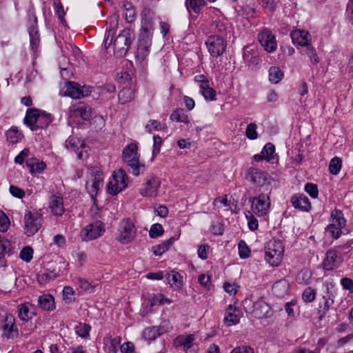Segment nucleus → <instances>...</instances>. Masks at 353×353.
Returning a JSON list of instances; mask_svg holds the SVG:
<instances>
[{"label": "nucleus", "mask_w": 353, "mask_h": 353, "mask_svg": "<svg viewBox=\"0 0 353 353\" xmlns=\"http://www.w3.org/2000/svg\"><path fill=\"white\" fill-rule=\"evenodd\" d=\"M137 150V144L131 143L124 148L122 154L123 162L132 169L134 176H139L145 169V165L139 162Z\"/></svg>", "instance_id": "f257e3e1"}, {"label": "nucleus", "mask_w": 353, "mask_h": 353, "mask_svg": "<svg viewBox=\"0 0 353 353\" xmlns=\"http://www.w3.org/2000/svg\"><path fill=\"white\" fill-rule=\"evenodd\" d=\"M134 39L135 34L132 30L129 28L123 30L114 40L113 48L114 54L117 57L125 56Z\"/></svg>", "instance_id": "f03ea898"}, {"label": "nucleus", "mask_w": 353, "mask_h": 353, "mask_svg": "<svg viewBox=\"0 0 353 353\" xmlns=\"http://www.w3.org/2000/svg\"><path fill=\"white\" fill-rule=\"evenodd\" d=\"M284 247L280 240H270L265 249V259L272 266H278L281 261Z\"/></svg>", "instance_id": "7ed1b4c3"}, {"label": "nucleus", "mask_w": 353, "mask_h": 353, "mask_svg": "<svg viewBox=\"0 0 353 353\" xmlns=\"http://www.w3.org/2000/svg\"><path fill=\"white\" fill-rule=\"evenodd\" d=\"M152 35L150 32L148 28L142 27L137 41L136 52V59L137 61L142 62L148 56L152 45Z\"/></svg>", "instance_id": "20e7f679"}, {"label": "nucleus", "mask_w": 353, "mask_h": 353, "mask_svg": "<svg viewBox=\"0 0 353 353\" xmlns=\"http://www.w3.org/2000/svg\"><path fill=\"white\" fill-rule=\"evenodd\" d=\"M42 216L37 211L27 210L24 214V233L28 236L35 234L42 225Z\"/></svg>", "instance_id": "39448f33"}, {"label": "nucleus", "mask_w": 353, "mask_h": 353, "mask_svg": "<svg viewBox=\"0 0 353 353\" xmlns=\"http://www.w3.org/2000/svg\"><path fill=\"white\" fill-rule=\"evenodd\" d=\"M330 223L327 226L326 230L334 239H338L342 233V228L345 226L346 220L341 210L334 209L330 214Z\"/></svg>", "instance_id": "423d86ee"}, {"label": "nucleus", "mask_w": 353, "mask_h": 353, "mask_svg": "<svg viewBox=\"0 0 353 353\" xmlns=\"http://www.w3.org/2000/svg\"><path fill=\"white\" fill-rule=\"evenodd\" d=\"M91 179L86 183V189L90 194L92 199L95 200L99 190L103 186V172L97 167H92L89 170Z\"/></svg>", "instance_id": "0eeeda50"}, {"label": "nucleus", "mask_w": 353, "mask_h": 353, "mask_svg": "<svg viewBox=\"0 0 353 353\" xmlns=\"http://www.w3.org/2000/svg\"><path fill=\"white\" fill-rule=\"evenodd\" d=\"M117 240L123 244L131 242L136 236V228L130 219H123L119 223Z\"/></svg>", "instance_id": "6e6552de"}, {"label": "nucleus", "mask_w": 353, "mask_h": 353, "mask_svg": "<svg viewBox=\"0 0 353 353\" xmlns=\"http://www.w3.org/2000/svg\"><path fill=\"white\" fill-rule=\"evenodd\" d=\"M243 59L249 70H256L260 68L261 59L254 45H247L243 48Z\"/></svg>", "instance_id": "1a4fd4ad"}, {"label": "nucleus", "mask_w": 353, "mask_h": 353, "mask_svg": "<svg viewBox=\"0 0 353 353\" xmlns=\"http://www.w3.org/2000/svg\"><path fill=\"white\" fill-rule=\"evenodd\" d=\"M128 186V176L125 171L119 169L112 175V179L110 181L108 185V192L112 195H116Z\"/></svg>", "instance_id": "9d476101"}, {"label": "nucleus", "mask_w": 353, "mask_h": 353, "mask_svg": "<svg viewBox=\"0 0 353 353\" xmlns=\"http://www.w3.org/2000/svg\"><path fill=\"white\" fill-rule=\"evenodd\" d=\"M335 295L336 292L334 285L332 283L326 284L325 291L323 295V301L319 303L318 312L319 314V320H322L325 316L326 313L328 312L330 307L333 305Z\"/></svg>", "instance_id": "9b49d317"}, {"label": "nucleus", "mask_w": 353, "mask_h": 353, "mask_svg": "<svg viewBox=\"0 0 353 353\" xmlns=\"http://www.w3.org/2000/svg\"><path fill=\"white\" fill-rule=\"evenodd\" d=\"M104 232V224L100 221H97L83 228L80 236L83 241H89L99 238Z\"/></svg>", "instance_id": "f8f14e48"}, {"label": "nucleus", "mask_w": 353, "mask_h": 353, "mask_svg": "<svg viewBox=\"0 0 353 353\" xmlns=\"http://www.w3.org/2000/svg\"><path fill=\"white\" fill-rule=\"evenodd\" d=\"M252 210L258 216H263L268 214L270 206L269 196L261 194L258 196L250 197Z\"/></svg>", "instance_id": "ddd939ff"}, {"label": "nucleus", "mask_w": 353, "mask_h": 353, "mask_svg": "<svg viewBox=\"0 0 353 353\" xmlns=\"http://www.w3.org/2000/svg\"><path fill=\"white\" fill-rule=\"evenodd\" d=\"M245 179L259 187L270 184L271 180V177L266 172L256 168H250L247 170Z\"/></svg>", "instance_id": "4468645a"}, {"label": "nucleus", "mask_w": 353, "mask_h": 353, "mask_svg": "<svg viewBox=\"0 0 353 353\" xmlns=\"http://www.w3.org/2000/svg\"><path fill=\"white\" fill-rule=\"evenodd\" d=\"M208 52L213 57L221 56L225 51L227 43L222 37H217L215 35L210 36L205 41Z\"/></svg>", "instance_id": "2eb2a0df"}, {"label": "nucleus", "mask_w": 353, "mask_h": 353, "mask_svg": "<svg viewBox=\"0 0 353 353\" xmlns=\"http://www.w3.org/2000/svg\"><path fill=\"white\" fill-rule=\"evenodd\" d=\"M68 117L74 119L81 118L88 121L92 117V108L84 102H77L70 107Z\"/></svg>", "instance_id": "dca6fc26"}, {"label": "nucleus", "mask_w": 353, "mask_h": 353, "mask_svg": "<svg viewBox=\"0 0 353 353\" xmlns=\"http://www.w3.org/2000/svg\"><path fill=\"white\" fill-rule=\"evenodd\" d=\"M343 257L337 250H329L326 252V257L323 262L325 270H332L338 268L343 263Z\"/></svg>", "instance_id": "f3484780"}, {"label": "nucleus", "mask_w": 353, "mask_h": 353, "mask_svg": "<svg viewBox=\"0 0 353 353\" xmlns=\"http://www.w3.org/2000/svg\"><path fill=\"white\" fill-rule=\"evenodd\" d=\"M160 181L153 175L148 177L146 181L143 184V187L140 188L139 192L143 196L154 197L157 195Z\"/></svg>", "instance_id": "a211bd4d"}, {"label": "nucleus", "mask_w": 353, "mask_h": 353, "mask_svg": "<svg viewBox=\"0 0 353 353\" xmlns=\"http://www.w3.org/2000/svg\"><path fill=\"white\" fill-rule=\"evenodd\" d=\"M259 41L265 50L268 52H272L276 50L277 44L275 37L269 30H263L258 35Z\"/></svg>", "instance_id": "6ab92c4d"}, {"label": "nucleus", "mask_w": 353, "mask_h": 353, "mask_svg": "<svg viewBox=\"0 0 353 353\" xmlns=\"http://www.w3.org/2000/svg\"><path fill=\"white\" fill-rule=\"evenodd\" d=\"M65 147L68 150L74 152L79 159H83L86 156V151L83 150L86 145L77 137H70L65 141Z\"/></svg>", "instance_id": "aec40b11"}, {"label": "nucleus", "mask_w": 353, "mask_h": 353, "mask_svg": "<svg viewBox=\"0 0 353 353\" xmlns=\"http://www.w3.org/2000/svg\"><path fill=\"white\" fill-rule=\"evenodd\" d=\"M65 91L63 96H68L73 99H80L81 97H87L91 91L87 88L86 92H84V89L81 88L79 84L76 82L68 81L65 84Z\"/></svg>", "instance_id": "412c9836"}, {"label": "nucleus", "mask_w": 353, "mask_h": 353, "mask_svg": "<svg viewBox=\"0 0 353 353\" xmlns=\"http://www.w3.org/2000/svg\"><path fill=\"white\" fill-rule=\"evenodd\" d=\"M2 330L3 336L8 339H14L18 336V329L15 325L14 317L12 314L6 315Z\"/></svg>", "instance_id": "4be33fe9"}, {"label": "nucleus", "mask_w": 353, "mask_h": 353, "mask_svg": "<svg viewBox=\"0 0 353 353\" xmlns=\"http://www.w3.org/2000/svg\"><path fill=\"white\" fill-rule=\"evenodd\" d=\"M291 38L293 43L295 45L305 48L311 45L312 37L307 31L295 30L292 32Z\"/></svg>", "instance_id": "5701e85b"}, {"label": "nucleus", "mask_w": 353, "mask_h": 353, "mask_svg": "<svg viewBox=\"0 0 353 353\" xmlns=\"http://www.w3.org/2000/svg\"><path fill=\"white\" fill-rule=\"evenodd\" d=\"M291 203L292 206L297 210L303 212H308L312 206L308 198L303 194H294L291 197Z\"/></svg>", "instance_id": "b1692460"}, {"label": "nucleus", "mask_w": 353, "mask_h": 353, "mask_svg": "<svg viewBox=\"0 0 353 353\" xmlns=\"http://www.w3.org/2000/svg\"><path fill=\"white\" fill-rule=\"evenodd\" d=\"M194 339V334L179 335L175 339L174 344L176 346H183L187 353H195L196 350L192 349Z\"/></svg>", "instance_id": "393cba45"}, {"label": "nucleus", "mask_w": 353, "mask_h": 353, "mask_svg": "<svg viewBox=\"0 0 353 353\" xmlns=\"http://www.w3.org/2000/svg\"><path fill=\"white\" fill-rule=\"evenodd\" d=\"M270 305L263 300H259L253 304V314L256 318L262 319L269 316Z\"/></svg>", "instance_id": "a878e982"}, {"label": "nucleus", "mask_w": 353, "mask_h": 353, "mask_svg": "<svg viewBox=\"0 0 353 353\" xmlns=\"http://www.w3.org/2000/svg\"><path fill=\"white\" fill-rule=\"evenodd\" d=\"M49 208L54 216H61L65 212L63 197L53 195L50 197Z\"/></svg>", "instance_id": "bb28decb"}, {"label": "nucleus", "mask_w": 353, "mask_h": 353, "mask_svg": "<svg viewBox=\"0 0 353 353\" xmlns=\"http://www.w3.org/2000/svg\"><path fill=\"white\" fill-rule=\"evenodd\" d=\"M274 145L271 143H268L263 148L261 154H255L253 158L256 162H259L262 160L270 161L274 158Z\"/></svg>", "instance_id": "cd10ccee"}, {"label": "nucleus", "mask_w": 353, "mask_h": 353, "mask_svg": "<svg viewBox=\"0 0 353 353\" xmlns=\"http://www.w3.org/2000/svg\"><path fill=\"white\" fill-rule=\"evenodd\" d=\"M165 330L161 326H151L146 327L142 332V337L148 341H154L164 333Z\"/></svg>", "instance_id": "c85d7f7f"}, {"label": "nucleus", "mask_w": 353, "mask_h": 353, "mask_svg": "<svg viewBox=\"0 0 353 353\" xmlns=\"http://www.w3.org/2000/svg\"><path fill=\"white\" fill-rule=\"evenodd\" d=\"M41 110L35 108L28 109L23 119L24 123L27 125L32 130H37L36 124L37 118H39Z\"/></svg>", "instance_id": "c756f323"}, {"label": "nucleus", "mask_w": 353, "mask_h": 353, "mask_svg": "<svg viewBox=\"0 0 353 353\" xmlns=\"http://www.w3.org/2000/svg\"><path fill=\"white\" fill-rule=\"evenodd\" d=\"M39 307L46 311H52L55 308L54 297L49 294L39 296L38 299Z\"/></svg>", "instance_id": "7c9ffc66"}, {"label": "nucleus", "mask_w": 353, "mask_h": 353, "mask_svg": "<svg viewBox=\"0 0 353 353\" xmlns=\"http://www.w3.org/2000/svg\"><path fill=\"white\" fill-rule=\"evenodd\" d=\"M33 305L30 303H25L18 305L19 318L23 321H28L31 319L34 312H31Z\"/></svg>", "instance_id": "2f4dec72"}, {"label": "nucleus", "mask_w": 353, "mask_h": 353, "mask_svg": "<svg viewBox=\"0 0 353 353\" xmlns=\"http://www.w3.org/2000/svg\"><path fill=\"white\" fill-rule=\"evenodd\" d=\"M166 279L172 288L179 290L183 287V276L179 272L172 270L166 274Z\"/></svg>", "instance_id": "473e14b6"}, {"label": "nucleus", "mask_w": 353, "mask_h": 353, "mask_svg": "<svg viewBox=\"0 0 353 353\" xmlns=\"http://www.w3.org/2000/svg\"><path fill=\"white\" fill-rule=\"evenodd\" d=\"M6 140L12 144L20 142L23 138L22 132L18 130L17 127L12 126L6 132Z\"/></svg>", "instance_id": "72a5a7b5"}, {"label": "nucleus", "mask_w": 353, "mask_h": 353, "mask_svg": "<svg viewBox=\"0 0 353 353\" xmlns=\"http://www.w3.org/2000/svg\"><path fill=\"white\" fill-rule=\"evenodd\" d=\"M210 30L214 33V35L217 37L225 39L227 36V26L221 21H215L210 25Z\"/></svg>", "instance_id": "f704fd0d"}, {"label": "nucleus", "mask_w": 353, "mask_h": 353, "mask_svg": "<svg viewBox=\"0 0 353 353\" xmlns=\"http://www.w3.org/2000/svg\"><path fill=\"white\" fill-rule=\"evenodd\" d=\"M29 36H30V43L31 49L35 52L40 43V38L38 31L37 26H30L28 29Z\"/></svg>", "instance_id": "c9c22d12"}, {"label": "nucleus", "mask_w": 353, "mask_h": 353, "mask_svg": "<svg viewBox=\"0 0 353 353\" xmlns=\"http://www.w3.org/2000/svg\"><path fill=\"white\" fill-rule=\"evenodd\" d=\"M134 98V92L130 88H123L118 94L119 102L125 104L132 101Z\"/></svg>", "instance_id": "e433bc0d"}, {"label": "nucleus", "mask_w": 353, "mask_h": 353, "mask_svg": "<svg viewBox=\"0 0 353 353\" xmlns=\"http://www.w3.org/2000/svg\"><path fill=\"white\" fill-rule=\"evenodd\" d=\"M148 302L150 303V307H153L158 305H163L164 303L170 304L171 301L167 299L162 294H152L148 296Z\"/></svg>", "instance_id": "4c0bfd02"}, {"label": "nucleus", "mask_w": 353, "mask_h": 353, "mask_svg": "<svg viewBox=\"0 0 353 353\" xmlns=\"http://www.w3.org/2000/svg\"><path fill=\"white\" fill-rule=\"evenodd\" d=\"M38 121L36 124L37 130L39 128H46L52 121V117L50 114L41 111L39 114Z\"/></svg>", "instance_id": "58836bf2"}, {"label": "nucleus", "mask_w": 353, "mask_h": 353, "mask_svg": "<svg viewBox=\"0 0 353 353\" xmlns=\"http://www.w3.org/2000/svg\"><path fill=\"white\" fill-rule=\"evenodd\" d=\"M174 241H175V239L174 237H171L166 241L163 242L161 244L153 246L152 250H153L154 254H155L156 256L162 255L165 251H167L170 248V247L174 242Z\"/></svg>", "instance_id": "ea45409f"}, {"label": "nucleus", "mask_w": 353, "mask_h": 353, "mask_svg": "<svg viewBox=\"0 0 353 353\" xmlns=\"http://www.w3.org/2000/svg\"><path fill=\"white\" fill-rule=\"evenodd\" d=\"M170 118L172 121H175L176 122L184 123L186 124L190 123V119L188 114L182 108L176 109V110H174L170 114Z\"/></svg>", "instance_id": "a19ab883"}, {"label": "nucleus", "mask_w": 353, "mask_h": 353, "mask_svg": "<svg viewBox=\"0 0 353 353\" xmlns=\"http://www.w3.org/2000/svg\"><path fill=\"white\" fill-rule=\"evenodd\" d=\"M199 89L200 93L203 95L205 100H216V91L214 88L210 86V83L205 84L203 86L201 85Z\"/></svg>", "instance_id": "79ce46f5"}, {"label": "nucleus", "mask_w": 353, "mask_h": 353, "mask_svg": "<svg viewBox=\"0 0 353 353\" xmlns=\"http://www.w3.org/2000/svg\"><path fill=\"white\" fill-rule=\"evenodd\" d=\"M26 165L32 173H41L46 167L44 162L38 161L34 159L28 160Z\"/></svg>", "instance_id": "37998d69"}, {"label": "nucleus", "mask_w": 353, "mask_h": 353, "mask_svg": "<svg viewBox=\"0 0 353 353\" xmlns=\"http://www.w3.org/2000/svg\"><path fill=\"white\" fill-rule=\"evenodd\" d=\"M283 73L279 67L272 66L269 69V80L273 83H278L283 78Z\"/></svg>", "instance_id": "c03bdc74"}, {"label": "nucleus", "mask_w": 353, "mask_h": 353, "mask_svg": "<svg viewBox=\"0 0 353 353\" xmlns=\"http://www.w3.org/2000/svg\"><path fill=\"white\" fill-rule=\"evenodd\" d=\"M234 312L235 308H233L232 305H230L227 309V314L224 318V321L228 325L237 324L239 322V319Z\"/></svg>", "instance_id": "a18cd8bd"}, {"label": "nucleus", "mask_w": 353, "mask_h": 353, "mask_svg": "<svg viewBox=\"0 0 353 353\" xmlns=\"http://www.w3.org/2000/svg\"><path fill=\"white\" fill-rule=\"evenodd\" d=\"M342 167L341 159L337 157L331 159L329 165V170L332 174L336 175L339 173Z\"/></svg>", "instance_id": "49530a36"}, {"label": "nucleus", "mask_w": 353, "mask_h": 353, "mask_svg": "<svg viewBox=\"0 0 353 353\" xmlns=\"http://www.w3.org/2000/svg\"><path fill=\"white\" fill-rule=\"evenodd\" d=\"M205 4V0H190L188 3L186 2L188 10L191 9L195 13H199Z\"/></svg>", "instance_id": "de8ad7c7"}, {"label": "nucleus", "mask_w": 353, "mask_h": 353, "mask_svg": "<svg viewBox=\"0 0 353 353\" xmlns=\"http://www.w3.org/2000/svg\"><path fill=\"white\" fill-rule=\"evenodd\" d=\"M125 12L124 14L125 19L128 23H132L135 19V11L132 5L128 2L123 3Z\"/></svg>", "instance_id": "09e8293b"}, {"label": "nucleus", "mask_w": 353, "mask_h": 353, "mask_svg": "<svg viewBox=\"0 0 353 353\" xmlns=\"http://www.w3.org/2000/svg\"><path fill=\"white\" fill-rule=\"evenodd\" d=\"M74 290L70 286H65L63 289V299L67 303H73L75 301Z\"/></svg>", "instance_id": "8fccbe9b"}, {"label": "nucleus", "mask_w": 353, "mask_h": 353, "mask_svg": "<svg viewBox=\"0 0 353 353\" xmlns=\"http://www.w3.org/2000/svg\"><path fill=\"white\" fill-rule=\"evenodd\" d=\"M91 327L88 324L79 323L75 327V332L81 338H86L89 336Z\"/></svg>", "instance_id": "3c124183"}, {"label": "nucleus", "mask_w": 353, "mask_h": 353, "mask_svg": "<svg viewBox=\"0 0 353 353\" xmlns=\"http://www.w3.org/2000/svg\"><path fill=\"white\" fill-rule=\"evenodd\" d=\"M164 230L160 223L153 224L149 231V236L152 239H156L163 234Z\"/></svg>", "instance_id": "603ef678"}, {"label": "nucleus", "mask_w": 353, "mask_h": 353, "mask_svg": "<svg viewBox=\"0 0 353 353\" xmlns=\"http://www.w3.org/2000/svg\"><path fill=\"white\" fill-rule=\"evenodd\" d=\"M239 254L241 259L248 258L250 255V249L243 240H241L238 244Z\"/></svg>", "instance_id": "864d4df0"}, {"label": "nucleus", "mask_w": 353, "mask_h": 353, "mask_svg": "<svg viewBox=\"0 0 353 353\" xmlns=\"http://www.w3.org/2000/svg\"><path fill=\"white\" fill-rule=\"evenodd\" d=\"M78 285L81 289L87 293H92L94 291L95 286L85 279L81 277L78 278Z\"/></svg>", "instance_id": "5fc2aeb1"}, {"label": "nucleus", "mask_w": 353, "mask_h": 353, "mask_svg": "<svg viewBox=\"0 0 353 353\" xmlns=\"http://www.w3.org/2000/svg\"><path fill=\"white\" fill-rule=\"evenodd\" d=\"M302 297L305 302L311 303L315 299L316 292L311 287H308L304 290Z\"/></svg>", "instance_id": "6e6d98bb"}, {"label": "nucleus", "mask_w": 353, "mask_h": 353, "mask_svg": "<svg viewBox=\"0 0 353 353\" xmlns=\"http://www.w3.org/2000/svg\"><path fill=\"white\" fill-rule=\"evenodd\" d=\"M120 337H114V339H110L109 344H108L106 347V352L108 353H117V347L120 344Z\"/></svg>", "instance_id": "4d7b16f0"}, {"label": "nucleus", "mask_w": 353, "mask_h": 353, "mask_svg": "<svg viewBox=\"0 0 353 353\" xmlns=\"http://www.w3.org/2000/svg\"><path fill=\"white\" fill-rule=\"evenodd\" d=\"M245 217L248 221L249 229L252 231L257 230L259 227L258 220L250 211H248L247 213H245Z\"/></svg>", "instance_id": "13d9d810"}, {"label": "nucleus", "mask_w": 353, "mask_h": 353, "mask_svg": "<svg viewBox=\"0 0 353 353\" xmlns=\"http://www.w3.org/2000/svg\"><path fill=\"white\" fill-rule=\"evenodd\" d=\"M305 53L307 54V55L310 59V61L313 64H317L319 63V59L316 53V51L313 46L310 45L309 46L306 47Z\"/></svg>", "instance_id": "bf43d9fd"}, {"label": "nucleus", "mask_w": 353, "mask_h": 353, "mask_svg": "<svg viewBox=\"0 0 353 353\" xmlns=\"http://www.w3.org/2000/svg\"><path fill=\"white\" fill-rule=\"evenodd\" d=\"M305 191L313 199H316L319 195L317 185L307 183L305 185Z\"/></svg>", "instance_id": "052dcab7"}, {"label": "nucleus", "mask_w": 353, "mask_h": 353, "mask_svg": "<svg viewBox=\"0 0 353 353\" xmlns=\"http://www.w3.org/2000/svg\"><path fill=\"white\" fill-rule=\"evenodd\" d=\"M272 292L277 296H283L285 292V285L282 281L275 283L272 286Z\"/></svg>", "instance_id": "680f3d73"}, {"label": "nucleus", "mask_w": 353, "mask_h": 353, "mask_svg": "<svg viewBox=\"0 0 353 353\" xmlns=\"http://www.w3.org/2000/svg\"><path fill=\"white\" fill-rule=\"evenodd\" d=\"M33 250L30 247L26 246L20 252V258L26 261L30 262L32 259Z\"/></svg>", "instance_id": "e2e57ef3"}, {"label": "nucleus", "mask_w": 353, "mask_h": 353, "mask_svg": "<svg viewBox=\"0 0 353 353\" xmlns=\"http://www.w3.org/2000/svg\"><path fill=\"white\" fill-rule=\"evenodd\" d=\"M256 125L251 123L247 125L246 136L248 139L254 140L257 139L258 134L256 132Z\"/></svg>", "instance_id": "0e129e2a"}, {"label": "nucleus", "mask_w": 353, "mask_h": 353, "mask_svg": "<svg viewBox=\"0 0 353 353\" xmlns=\"http://www.w3.org/2000/svg\"><path fill=\"white\" fill-rule=\"evenodd\" d=\"M9 225V219L3 212H1L0 213V231L3 232L7 231Z\"/></svg>", "instance_id": "69168bd1"}, {"label": "nucleus", "mask_w": 353, "mask_h": 353, "mask_svg": "<svg viewBox=\"0 0 353 353\" xmlns=\"http://www.w3.org/2000/svg\"><path fill=\"white\" fill-rule=\"evenodd\" d=\"M230 353H254V350L251 346L241 345L234 347Z\"/></svg>", "instance_id": "338daca9"}, {"label": "nucleus", "mask_w": 353, "mask_h": 353, "mask_svg": "<svg viewBox=\"0 0 353 353\" xmlns=\"http://www.w3.org/2000/svg\"><path fill=\"white\" fill-rule=\"evenodd\" d=\"M341 284L343 289L348 290L350 293H353V281L349 278H343L341 280Z\"/></svg>", "instance_id": "774afa93"}]
</instances>
